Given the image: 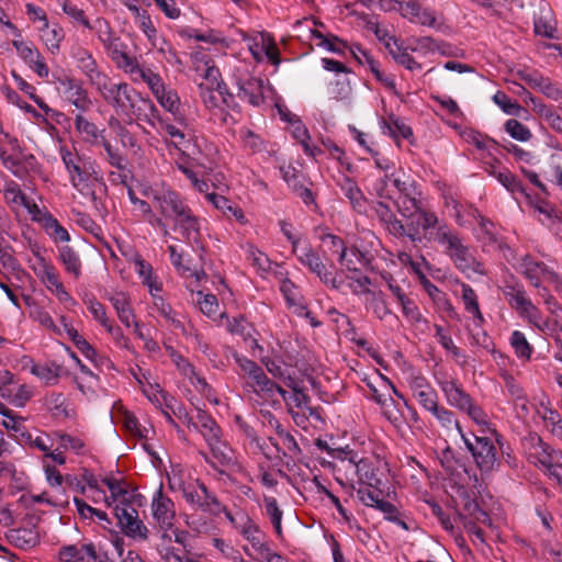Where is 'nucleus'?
Listing matches in <instances>:
<instances>
[{
    "instance_id": "nucleus-59",
    "label": "nucleus",
    "mask_w": 562,
    "mask_h": 562,
    "mask_svg": "<svg viewBox=\"0 0 562 562\" xmlns=\"http://www.w3.org/2000/svg\"><path fill=\"white\" fill-rule=\"evenodd\" d=\"M98 145H102L108 155V161L116 167L117 169H124V158L119 154L116 149L106 140L104 136H101Z\"/></svg>"
},
{
    "instance_id": "nucleus-34",
    "label": "nucleus",
    "mask_w": 562,
    "mask_h": 562,
    "mask_svg": "<svg viewBox=\"0 0 562 562\" xmlns=\"http://www.w3.org/2000/svg\"><path fill=\"white\" fill-rule=\"evenodd\" d=\"M357 474L361 484L379 490L382 482L376 475V470L369 460L361 459L357 464Z\"/></svg>"
},
{
    "instance_id": "nucleus-45",
    "label": "nucleus",
    "mask_w": 562,
    "mask_h": 562,
    "mask_svg": "<svg viewBox=\"0 0 562 562\" xmlns=\"http://www.w3.org/2000/svg\"><path fill=\"white\" fill-rule=\"evenodd\" d=\"M266 513L269 516L274 530L279 537L282 536V510L278 506V502L274 497H265Z\"/></svg>"
},
{
    "instance_id": "nucleus-46",
    "label": "nucleus",
    "mask_w": 562,
    "mask_h": 562,
    "mask_svg": "<svg viewBox=\"0 0 562 562\" xmlns=\"http://www.w3.org/2000/svg\"><path fill=\"white\" fill-rule=\"evenodd\" d=\"M462 300L464 302L465 310L473 314L475 318L482 321V313L479 307L477 296L475 291L465 283H462Z\"/></svg>"
},
{
    "instance_id": "nucleus-18",
    "label": "nucleus",
    "mask_w": 562,
    "mask_h": 562,
    "mask_svg": "<svg viewBox=\"0 0 562 562\" xmlns=\"http://www.w3.org/2000/svg\"><path fill=\"white\" fill-rule=\"evenodd\" d=\"M460 496L463 497V514L460 513V519L464 521H477L482 524H490L491 519L485 510H483L475 499H472L465 490L460 491Z\"/></svg>"
},
{
    "instance_id": "nucleus-58",
    "label": "nucleus",
    "mask_w": 562,
    "mask_h": 562,
    "mask_svg": "<svg viewBox=\"0 0 562 562\" xmlns=\"http://www.w3.org/2000/svg\"><path fill=\"white\" fill-rule=\"evenodd\" d=\"M138 79L146 82L153 93H157L158 88H161L162 80L160 76L155 74L149 68H143L142 70H139V74L136 77H134V80Z\"/></svg>"
},
{
    "instance_id": "nucleus-9",
    "label": "nucleus",
    "mask_w": 562,
    "mask_h": 562,
    "mask_svg": "<svg viewBox=\"0 0 562 562\" xmlns=\"http://www.w3.org/2000/svg\"><path fill=\"white\" fill-rule=\"evenodd\" d=\"M151 512L154 519L161 530L169 531L172 529L176 518L175 504L162 493L161 486L153 498Z\"/></svg>"
},
{
    "instance_id": "nucleus-21",
    "label": "nucleus",
    "mask_w": 562,
    "mask_h": 562,
    "mask_svg": "<svg viewBox=\"0 0 562 562\" xmlns=\"http://www.w3.org/2000/svg\"><path fill=\"white\" fill-rule=\"evenodd\" d=\"M5 537L11 544L23 550L35 547L40 541L37 532L27 528L11 529Z\"/></svg>"
},
{
    "instance_id": "nucleus-40",
    "label": "nucleus",
    "mask_w": 562,
    "mask_h": 562,
    "mask_svg": "<svg viewBox=\"0 0 562 562\" xmlns=\"http://www.w3.org/2000/svg\"><path fill=\"white\" fill-rule=\"evenodd\" d=\"M124 533L134 539L146 540L148 538V528L138 518V514L134 515L124 525L121 526Z\"/></svg>"
},
{
    "instance_id": "nucleus-63",
    "label": "nucleus",
    "mask_w": 562,
    "mask_h": 562,
    "mask_svg": "<svg viewBox=\"0 0 562 562\" xmlns=\"http://www.w3.org/2000/svg\"><path fill=\"white\" fill-rule=\"evenodd\" d=\"M439 461L441 465L445 468V470L449 473H453L457 470V465L459 464L456 451L452 450L450 447H447L441 451Z\"/></svg>"
},
{
    "instance_id": "nucleus-3",
    "label": "nucleus",
    "mask_w": 562,
    "mask_h": 562,
    "mask_svg": "<svg viewBox=\"0 0 562 562\" xmlns=\"http://www.w3.org/2000/svg\"><path fill=\"white\" fill-rule=\"evenodd\" d=\"M94 86L103 100L113 106L117 114H126L128 112V108L136 92L128 83L111 82L106 76H104L103 79L98 81Z\"/></svg>"
},
{
    "instance_id": "nucleus-15",
    "label": "nucleus",
    "mask_w": 562,
    "mask_h": 562,
    "mask_svg": "<svg viewBox=\"0 0 562 562\" xmlns=\"http://www.w3.org/2000/svg\"><path fill=\"white\" fill-rule=\"evenodd\" d=\"M441 391L445 393L447 402L463 412L469 408L472 397L461 387L456 380H443L439 382Z\"/></svg>"
},
{
    "instance_id": "nucleus-2",
    "label": "nucleus",
    "mask_w": 562,
    "mask_h": 562,
    "mask_svg": "<svg viewBox=\"0 0 562 562\" xmlns=\"http://www.w3.org/2000/svg\"><path fill=\"white\" fill-rule=\"evenodd\" d=\"M456 428L460 434L465 447L473 456L476 465L483 472H491L498 465L496 448L491 438L485 436H474L472 442L463 432L459 423H456Z\"/></svg>"
},
{
    "instance_id": "nucleus-50",
    "label": "nucleus",
    "mask_w": 562,
    "mask_h": 562,
    "mask_svg": "<svg viewBox=\"0 0 562 562\" xmlns=\"http://www.w3.org/2000/svg\"><path fill=\"white\" fill-rule=\"evenodd\" d=\"M133 262L136 272L144 279V283L147 284L150 290L155 289L160 291L161 288L157 286L153 281V267L147 263L140 256H136Z\"/></svg>"
},
{
    "instance_id": "nucleus-22",
    "label": "nucleus",
    "mask_w": 562,
    "mask_h": 562,
    "mask_svg": "<svg viewBox=\"0 0 562 562\" xmlns=\"http://www.w3.org/2000/svg\"><path fill=\"white\" fill-rule=\"evenodd\" d=\"M41 20L44 22V25L41 29V38L48 50L52 54H55L59 50L60 42L65 37L64 30L57 24L50 26L47 22L46 15H41Z\"/></svg>"
},
{
    "instance_id": "nucleus-13",
    "label": "nucleus",
    "mask_w": 562,
    "mask_h": 562,
    "mask_svg": "<svg viewBox=\"0 0 562 562\" xmlns=\"http://www.w3.org/2000/svg\"><path fill=\"white\" fill-rule=\"evenodd\" d=\"M125 115L130 117V122L135 119L137 121L151 123L154 119H159L158 109L153 101L148 98H143L138 92H135L133 102H131L128 112Z\"/></svg>"
},
{
    "instance_id": "nucleus-6",
    "label": "nucleus",
    "mask_w": 562,
    "mask_h": 562,
    "mask_svg": "<svg viewBox=\"0 0 562 562\" xmlns=\"http://www.w3.org/2000/svg\"><path fill=\"white\" fill-rule=\"evenodd\" d=\"M184 499L204 513L217 516L225 510V506L221 504L217 497L212 494L204 483L199 482L198 488L188 486L183 488Z\"/></svg>"
},
{
    "instance_id": "nucleus-61",
    "label": "nucleus",
    "mask_w": 562,
    "mask_h": 562,
    "mask_svg": "<svg viewBox=\"0 0 562 562\" xmlns=\"http://www.w3.org/2000/svg\"><path fill=\"white\" fill-rule=\"evenodd\" d=\"M78 224L88 233L93 235L98 240H103V231L89 215L79 214Z\"/></svg>"
},
{
    "instance_id": "nucleus-47",
    "label": "nucleus",
    "mask_w": 562,
    "mask_h": 562,
    "mask_svg": "<svg viewBox=\"0 0 562 562\" xmlns=\"http://www.w3.org/2000/svg\"><path fill=\"white\" fill-rule=\"evenodd\" d=\"M58 3L61 7L63 11L75 22L80 23L86 29H92V25L86 18L83 10L79 9L76 4L71 3L68 0H58Z\"/></svg>"
},
{
    "instance_id": "nucleus-53",
    "label": "nucleus",
    "mask_w": 562,
    "mask_h": 562,
    "mask_svg": "<svg viewBox=\"0 0 562 562\" xmlns=\"http://www.w3.org/2000/svg\"><path fill=\"white\" fill-rule=\"evenodd\" d=\"M371 488L372 487H369V486H366V487L360 486L359 488L356 490V493H357L359 501L364 506L374 508L375 505L382 498L381 495L383 494V492L381 491V486L379 487V490L374 488L372 491Z\"/></svg>"
},
{
    "instance_id": "nucleus-14",
    "label": "nucleus",
    "mask_w": 562,
    "mask_h": 562,
    "mask_svg": "<svg viewBox=\"0 0 562 562\" xmlns=\"http://www.w3.org/2000/svg\"><path fill=\"white\" fill-rule=\"evenodd\" d=\"M74 59L77 61L79 69L89 78L91 85H95L105 76L99 68L92 54L83 47L77 46L71 53Z\"/></svg>"
},
{
    "instance_id": "nucleus-20",
    "label": "nucleus",
    "mask_w": 562,
    "mask_h": 562,
    "mask_svg": "<svg viewBox=\"0 0 562 562\" xmlns=\"http://www.w3.org/2000/svg\"><path fill=\"white\" fill-rule=\"evenodd\" d=\"M339 186L342 193L352 205V209L358 213L366 212V198L358 184L352 179L345 177L339 182Z\"/></svg>"
},
{
    "instance_id": "nucleus-24",
    "label": "nucleus",
    "mask_w": 562,
    "mask_h": 562,
    "mask_svg": "<svg viewBox=\"0 0 562 562\" xmlns=\"http://www.w3.org/2000/svg\"><path fill=\"white\" fill-rule=\"evenodd\" d=\"M58 259L63 263L66 272L72 274L76 279L81 276V260L74 248L67 245L58 247Z\"/></svg>"
},
{
    "instance_id": "nucleus-30",
    "label": "nucleus",
    "mask_w": 562,
    "mask_h": 562,
    "mask_svg": "<svg viewBox=\"0 0 562 562\" xmlns=\"http://www.w3.org/2000/svg\"><path fill=\"white\" fill-rule=\"evenodd\" d=\"M311 38L317 40V46L324 47L331 53L344 54L345 48H347V43L338 36L333 34L326 36L318 30H311Z\"/></svg>"
},
{
    "instance_id": "nucleus-54",
    "label": "nucleus",
    "mask_w": 562,
    "mask_h": 562,
    "mask_svg": "<svg viewBox=\"0 0 562 562\" xmlns=\"http://www.w3.org/2000/svg\"><path fill=\"white\" fill-rule=\"evenodd\" d=\"M414 397L418 401V403L424 409L430 413L434 409H437L438 396L434 389L424 387L420 392L418 391V393L414 395Z\"/></svg>"
},
{
    "instance_id": "nucleus-35",
    "label": "nucleus",
    "mask_w": 562,
    "mask_h": 562,
    "mask_svg": "<svg viewBox=\"0 0 562 562\" xmlns=\"http://www.w3.org/2000/svg\"><path fill=\"white\" fill-rule=\"evenodd\" d=\"M110 301L115 308L120 321L126 325L131 326L132 318L134 317L133 311L128 301V297L124 293H116L110 297Z\"/></svg>"
},
{
    "instance_id": "nucleus-37",
    "label": "nucleus",
    "mask_w": 562,
    "mask_h": 562,
    "mask_svg": "<svg viewBox=\"0 0 562 562\" xmlns=\"http://www.w3.org/2000/svg\"><path fill=\"white\" fill-rule=\"evenodd\" d=\"M23 154L22 151H12L9 153L5 148L2 146L0 147V160L2 165L10 170L14 176L22 177L25 169L22 166V159L21 156Z\"/></svg>"
},
{
    "instance_id": "nucleus-52",
    "label": "nucleus",
    "mask_w": 562,
    "mask_h": 562,
    "mask_svg": "<svg viewBox=\"0 0 562 562\" xmlns=\"http://www.w3.org/2000/svg\"><path fill=\"white\" fill-rule=\"evenodd\" d=\"M497 180L512 193L518 192L525 195L527 199L530 198V195L526 192L522 183L512 172H499L497 175Z\"/></svg>"
},
{
    "instance_id": "nucleus-29",
    "label": "nucleus",
    "mask_w": 562,
    "mask_h": 562,
    "mask_svg": "<svg viewBox=\"0 0 562 562\" xmlns=\"http://www.w3.org/2000/svg\"><path fill=\"white\" fill-rule=\"evenodd\" d=\"M160 105L166 109L168 112H170L175 120L181 125L187 126V117L181 111L180 108V99L176 91L168 90L166 95H161L160 98Z\"/></svg>"
},
{
    "instance_id": "nucleus-64",
    "label": "nucleus",
    "mask_w": 562,
    "mask_h": 562,
    "mask_svg": "<svg viewBox=\"0 0 562 562\" xmlns=\"http://www.w3.org/2000/svg\"><path fill=\"white\" fill-rule=\"evenodd\" d=\"M88 308L92 313L94 319H97L104 328L111 323L106 316L104 306L94 297L88 301Z\"/></svg>"
},
{
    "instance_id": "nucleus-10",
    "label": "nucleus",
    "mask_w": 562,
    "mask_h": 562,
    "mask_svg": "<svg viewBox=\"0 0 562 562\" xmlns=\"http://www.w3.org/2000/svg\"><path fill=\"white\" fill-rule=\"evenodd\" d=\"M156 207L162 217L173 221L180 216L189 206L182 201L180 195L175 191L158 192L154 196Z\"/></svg>"
},
{
    "instance_id": "nucleus-51",
    "label": "nucleus",
    "mask_w": 562,
    "mask_h": 562,
    "mask_svg": "<svg viewBox=\"0 0 562 562\" xmlns=\"http://www.w3.org/2000/svg\"><path fill=\"white\" fill-rule=\"evenodd\" d=\"M46 405L49 411L53 412V415L56 417H68L69 413L67 411L66 398L61 393H53L46 398Z\"/></svg>"
},
{
    "instance_id": "nucleus-38",
    "label": "nucleus",
    "mask_w": 562,
    "mask_h": 562,
    "mask_svg": "<svg viewBox=\"0 0 562 562\" xmlns=\"http://www.w3.org/2000/svg\"><path fill=\"white\" fill-rule=\"evenodd\" d=\"M407 229L419 231L423 228L424 231H427L440 225L437 215L425 210L417 213L415 217L407 218Z\"/></svg>"
},
{
    "instance_id": "nucleus-1",
    "label": "nucleus",
    "mask_w": 562,
    "mask_h": 562,
    "mask_svg": "<svg viewBox=\"0 0 562 562\" xmlns=\"http://www.w3.org/2000/svg\"><path fill=\"white\" fill-rule=\"evenodd\" d=\"M434 239L446 246L445 252L450 257L456 268L471 276L473 273L485 274L483 265L476 260L469 246L464 245L459 234L453 232L447 224L439 225L429 239Z\"/></svg>"
},
{
    "instance_id": "nucleus-56",
    "label": "nucleus",
    "mask_w": 562,
    "mask_h": 562,
    "mask_svg": "<svg viewBox=\"0 0 562 562\" xmlns=\"http://www.w3.org/2000/svg\"><path fill=\"white\" fill-rule=\"evenodd\" d=\"M4 199L9 204L23 205L26 200V195L20 189V186L13 181L9 182L3 190Z\"/></svg>"
},
{
    "instance_id": "nucleus-32",
    "label": "nucleus",
    "mask_w": 562,
    "mask_h": 562,
    "mask_svg": "<svg viewBox=\"0 0 562 562\" xmlns=\"http://www.w3.org/2000/svg\"><path fill=\"white\" fill-rule=\"evenodd\" d=\"M207 445L212 451V456L221 465L228 467L235 463L233 450L221 439V436L209 441Z\"/></svg>"
},
{
    "instance_id": "nucleus-31",
    "label": "nucleus",
    "mask_w": 562,
    "mask_h": 562,
    "mask_svg": "<svg viewBox=\"0 0 562 562\" xmlns=\"http://www.w3.org/2000/svg\"><path fill=\"white\" fill-rule=\"evenodd\" d=\"M240 533L250 542L251 547L261 553L269 546L262 541L263 535L260 531L259 527L254 524L248 517L246 521L240 527Z\"/></svg>"
},
{
    "instance_id": "nucleus-19",
    "label": "nucleus",
    "mask_w": 562,
    "mask_h": 562,
    "mask_svg": "<svg viewBox=\"0 0 562 562\" xmlns=\"http://www.w3.org/2000/svg\"><path fill=\"white\" fill-rule=\"evenodd\" d=\"M419 196L420 192L418 190L414 193L398 194L395 204L403 217L413 218L417 213L424 211Z\"/></svg>"
},
{
    "instance_id": "nucleus-62",
    "label": "nucleus",
    "mask_w": 562,
    "mask_h": 562,
    "mask_svg": "<svg viewBox=\"0 0 562 562\" xmlns=\"http://www.w3.org/2000/svg\"><path fill=\"white\" fill-rule=\"evenodd\" d=\"M467 137L468 142L473 144L477 149H488L490 147L497 146L494 139L476 131H471Z\"/></svg>"
},
{
    "instance_id": "nucleus-27",
    "label": "nucleus",
    "mask_w": 562,
    "mask_h": 562,
    "mask_svg": "<svg viewBox=\"0 0 562 562\" xmlns=\"http://www.w3.org/2000/svg\"><path fill=\"white\" fill-rule=\"evenodd\" d=\"M75 126L76 130L82 135L83 140L92 145L99 144L101 136H104V131H99L94 123L88 121L81 114L76 115Z\"/></svg>"
},
{
    "instance_id": "nucleus-16",
    "label": "nucleus",
    "mask_w": 562,
    "mask_h": 562,
    "mask_svg": "<svg viewBox=\"0 0 562 562\" xmlns=\"http://www.w3.org/2000/svg\"><path fill=\"white\" fill-rule=\"evenodd\" d=\"M503 293L509 305L516 310H520L522 313H528L529 310L535 308L520 284L506 282L503 288Z\"/></svg>"
},
{
    "instance_id": "nucleus-49",
    "label": "nucleus",
    "mask_w": 562,
    "mask_h": 562,
    "mask_svg": "<svg viewBox=\"0 0 562 562\" xmlns=\"http://www.w3.org/2000/svg\"><path fill=\"white\" fill-rule=\"evenodd\" d=\"M250 380L251 382L249 385L254 387L255 392L272 395V387H276V382L270 380L261 368L258 370V373L250 378Z\"/></svg>"
},
{
    "instance_id": "nucleus-42",
    "label": "nucleus",
    "mask_w": 562,
    "mask_h": 562,
    "mask_svg": "<svg viewBox=\"0 0 562 562\" xmlns=\"http://www.w3.org/2000/svg\"><path fill=\"white\" fill-rule=\"evenodd\" d=\"M362 55L366 59V64L369 66L371 72L374 75L375 79L381 82L384 87L390 89L392 92H396V86L393 77L385 75L379 68V64L373 59V57L368 52H362Z\"/></svg>"
},
{
    "instance_id": "nucleus-60",
    "label": "nucleus",
    "mask_w": 562,
    "mask_h": 562,
    "mask_svg": "<svg viewBox=\"0 0 562 562\" xmlns=\"http://www.w3.org/2000/svg\"><path fill=\"white\" fill-rule=\"evenodd\" d=\"M412 50L435 52L440 50V44L430 36L415 37L411 40Z\"/></svg>"
},
{
    "instance_id": "nucleus-23",
    "label": "nucleus",
    "mask_w": 562,
    "mask_h": 562,
    "mask_svg": "<svg viewBox=\"0 0 562 562\" xmlns=\"http://www.w3.org/2000/svg\"><path fill=\"white\" fill-rule=\"evenodd\" d=\"M195 419V423H192V427L201 432L206 442L221 436L220 426L205 412L198 411Z\"/></svg>"
},
{
    "instance_id": "nucleus-44",
    "label": "nucleus",
    "mask_w": 562,
    "mask_h": 562,
    "mask_svg": "<svg viewBox=\"0 0 562 562\" xmlns=\"http://www.w3.org/2000/svg\"><path fill=\"white\" fill-rule=\"evenodd\" d=\"M112 58L117 60L120 67L124 68L126 72L134 75L135 77L139 74L144 67H140L137 60L126 53L119 50L117 48L112 49Z\"/></svg>"
},
{
    "instance_id": "nucleus-8",
    "label": "nucleus",
    "mask_w": 562,
    "mask_h": 562,
    "mask_svg": "<svg viewBox=\"0 0 562 562\" xmlns=\"http://www.w3.org/2000/svg\"><path fill=\"white\" fill-rule=\"evenodd\" d=\"M516 269L538 289L542 286L544 281H555L558 279L557 273L551 271L544 262L536 261L530 255L521 256Z\"/></svg>"
},
{
    "instance_id": "nucleus-7",
    "label": "nucleus",
    "mask_w": 562,
    "mask_h": 562,
    "mask_svg": "<svg viewBox=\"0 0 562 562\" xmlns=\"http://www.w3.org/2000/svg\"><path fill=\"white\" fill-rule=\"evenodd\" d=\"M297 258L299 261L307 267L312 273H315L325 285L334 290L341 288L344 281L339 279L336 273L326 268L319 255L312 247L304 248Z\"/></svg>"
},
{
    "instance_id": "nucleus-41",
    "label": "nucleus",
    "mask_w": 562,
    "mask_h": 562,
    "mask_svg": "<svg viewBox=\"0 0 562 562\" xmlns=\"http://www.w3.org/2000/svg\"><path fill=\"white\" fill-rule=\"evenodd\" d=\"M91 25V30L97 32L98 38L109 50L112 52L113 48H116L115 42L117 38L113 37V32L105 20L97 19Z\"/></svg>"
},
{
    "instance_id": "nucleus-28",
    "label": "nucleus",
    "mask_w": 562,
    "mask_h": 562,
    "mask_svg": "<svg viewBox=\"0 0 562 562\" xmlns=\"http://www.w3.org/2000/svg\"><path fill=\"white\" fill-rule=\"evenodd\" d=\"M29 362L32 363L31 373L38 379L45 381L47 385H54L57 383L60 375L61 367L55 362L49 364H35L33 360L29 358Z\"/></svg>"
},
{
    "instance_id": "nucleus-39",
    "label": "nucleus",
    "mask_w": 562,
    "mask_h": 562,
    "mask_svg": "<svg viewBox=\"0 0 562 562\" xmlns=\"http://www.w3.org/2000/svg\"><path fill=\"white\" fill-rule=\"evenodd\" d=\"M493 101L497 104L503 112L508 115L524 116L528 111L515 101H512L508 95L503 91H497L493 95Z\"/></svg>"
},
{
    "instance_id": "nucleus-55",
    "label": "nucleus",
    "mask_w": 562,
    "mask_h": 562,
    "mask_svg": "<svg viewBox=\"0 0 562 562\" xmlns=\"http://www.w3.org/2000/svg\"><path fill=\"white\" fill-rule=\"evenodd\" d=\"M69 339L87 359L97 361L95 349L77 330H70Z\"/></svg>"
},
{
    "instance_id": "nucleus-12",
    "label": "nucleus",
    "mask_w": 562,
    "mask_h": 562,
    "mask_svg": "<svg viewBox=\"0 0 562 562\" xmlns=\"http://www.w3.org/2000/svg\"><path fill=\"white\" fill-rule=\"evenodd\" d=\"M237 95L247 100L251 105L259 106L265 101V80L261 78L250 77L246 80L238 79Z\"/></svg>"
},
{
    "instance_id": "nucleus-57",
    "label": "nucleus",
    "mask_w": 562,
    "mask_h": 562,
    "mask_svg": "<svg viewBox=\"0 0 562 562\" xmlns=\"http://www.w3.org/2000/svg\"><path fill=\"white\" fill-rule=\"evenodd\" d=\"M395 2L402 16L411 21H415V18L419 15V11L423 8L419 0H395Z\"/></svg>"
},
{
    "instance_id": "nucleus-25",
    "label": "nucleus",
    "mask_w": 562,
    "mask_h": 562,
    "mask_svg": "<svg viewBox=\"0 0 562 562\" xmlns=\"http://www.w3.org/2000/svg\"><path fill=\"white\" fill-rule=\"evenodd\" d=\"M40 223L42 224L45 232L52 237L55 241H69L70 235L68 231L63 227L59 222L48 212H45L41 218Z\"/></svg>"
},
{
    "instance_id": "nucleus-4",
    "label": "nucleus",
    "mask_w": 562,
    "mask_h": 562,
    "mask_svg": "<svg viewBox=\"0 0 562 562\" xmlns=\"http://www.w3.org/2000/svg\"><path fill=\"white\" fill-rule=\"evenodd\" d=\"M60 156L69 173L72 187L82 191V189L88 186L91 177V166L89 161L77 153H72L64 147L60 149Z\"/></svg>"
},
{
    "instance_id": "nucleus-11",
    "label": "nucleus",
    "mask_w": 562,
    "mask_h": 562,
    "mask_svg": "<svg viewBox=\"0 0 562 562\" xmlns=\"http://www.w3.org/2000/svg\"><path fill=\"white\" fill-rule=\"evenodd\" d=\"M172 222L173 231L178 232L187 243L199 245L201 237L200 223L190 207Z\"/></svg>"
},
{
    "instance_id": "nucleus-36",
    "label": "nucleus",
    "mask_w": 562,
    "mask_h": 562,
    "mask_svg": "<svg viewBox=\"0 0 562 562\" xmlns=\"http://www.w3.org/2000/svg\"><path fill=\"white\" fill-rule=\"evenodd\" d=\"M382 128L384 134H389L395 140L400 136L406 139L413 136L412 128L395 116H390L389 121H383Z\"/></svg>"
},
{
    "instance_id": "nucleus-5",
    "label": "nucleus",
    "mask_w": 562,
    "mask_h": 562,
    "mask_svg": "<svg viewBox=\"0 0 562 562\" xmlns=\"http://www.w3.org/2000/svg\"><path fill=\"white\" fill-rule=\"evenodd\" d=\"M56 83L57 91L61 98L75 105L78 110L86 112L91 108L92 101L80 80L65 76L59 77Z\"/></svg>"
},
{
    "instance_id": "nucleus-48",
    "label": "nucleus",
    "mask_w": 562,
    "mask_h": 562,
    "mask_svg": "<svg viewBox=\"0 0 562 562\" xmlns=\"http://www.w3.org/2000/svg\"><path fill=\"white\" fill-rule=\"evenodd\" d=\"M510 344L517 357L526 359L530 358L532 348L527 341L526 336L521 331L515 330L512 334Z\"/></svg>"
},
{
    "instance_id": "nucleus-33",
    "label": "nucleus",
    "mask_w": 562,
    "mask_h": 562,
    "mask_svg": "<svg viewBox=\"0 0 562 562\" xmlns=\"http://www.w3.org/2000/svg\"><path fill=\"white\" fill-rule=\"evenodd\" d=\"M529 86L539 90L547 98L558 101L561 98L560 88L553 83L549 78L543 77L540 72L536 71Z\"/></svg>"
},
{
    "instance_id": "nucleus-26",
    "label": "nucleus",
    "mask_w": 562,
    "mask_h": 562,
    "mask_svg": "<svg viewBox=\"0 0 562 562\" xmlns=\"http://www.w3.org/2000/svg\"><path fill=\"white\" fill-rule=\"evenodd\" d=\"M206 199L211 202L214 207L222 211L225 215H232L239 223H245V215L240 207L231 203V201L224 195L217 193H207Z\"/></svg>"
},
{
    "instance_id": "nucleus-43",
    "label": "nucleus",
    "mask_w": 562,
    "mask_h": 562,
    "mask_svg": "<svg viewBox=\"0 0 562 562\" xmlns=\"http://www.w3.org/2000/svg\"><path fill=\"white\" fill-rule=\"evenodd\" d=\"M505 131L516 140L528 142L532 137L531 131L517 120L510 119L506 121Z\"/></svg>"
},
{
    "instance_id": "nucleus-17",
    "label": "nucleus",
    "mask_w": 562,
    "mask_h": 562,
    "mask_svg": "<svg viewBox=\"0 0 562 562\" xmlns=\"http://www.w3.org/2000/svg\"><path fill=\"white\" fill-rule=\"evenodd\" d=\"M36 256V265L33 267L34 273L41 279L49 291H54L61 282L59 281L56 268L47 261L38 252Z\"/></svg>"
}]
</instances>
